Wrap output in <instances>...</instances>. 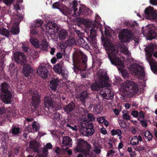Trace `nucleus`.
Segmentation results:
<instances>
[{"label": "nucleus", "mask_w": 157, "mask_h": 157, "mask_svg": "<svg viewBox=\"0 0 157 157\" xmlns=\"http://www.w3.org/2000/svg\"><path fill=\"white\" fill-rule=\"evenodd\" d=\"M9 133H12L13 136H17L20 133L21 130L19 127L13 125Z\"/></svg>", "instance_id": "2f4dec72"}, {"label": "nucleus", "mask_w": 157, "mask_h": 157, "mask_svg": "<svg viewBox=\"0 0 157 157\" xmlns=\"http://www.w3.org/2000/svg\"><path fill=\"white\" fill-rule=\"evenodd\" d=\"M46 28L47 32L51 35L55 34L59 29L57 25L53 21L48 22L46 25Z\"/></svg>", "instance_id": "ddd939ff"}, {"label": "nucleus", "mask_w": 157, "mask_h": 157, "mask_svg": "<svg viewBox=\"0 0 157 157\" xmlns=\"http://www.w3.org/2000/svg\"><path fill=\"white\" fill-rule=\"evenodd\" d=\"M130 144L134 145H136L139 144V141L136 136H134L130 141Z\"/></svg>", "instance_id": "ea45409f"}, {"label": "nucleus", "mask_w": 157, "mask_h": 157, "mask_svg": "<svg viewBox=\"0 0 157 157\" xmlns=\"http://www.w3.org/2000/svg\"><path fill=\"white\" fill-rule=\"evenodd\" d=\"M111 133L113 136L117 135L120 137V139H121V137L122 132L121 130L119 129H117L116 130L115 129H113L111 131Z\"/></svg>", "instance_id": "c9c22d12"}, {"label": "nucleus", "mask_w": 157, "mask_h": 157, "mask_svg": "<svg viewBox=\"0 0 157 157\" xmlns=\"http://www.w3.org/2000/svg\"><path fill=\"white\" fill-rule=\"evenodd\" d=\"M43 23V21L41 20H38L32 26L37 28L42 25Z\"/></svg>", "instance_id": "79ce46f5"}, {"label": "nucleus", "mask_w": 157, "mask_h": 157, "mask_svg": "<svg viewBox=\"0 0 157 157\" xmlns=\"http://www.w3.org/2000/svg\"><path fill=\"white\" fill-rule=\"evenodd\" d=\"M122 51L123 53L125 55L128 54L129 52L128 48L125 46H122L121 48Z\"/></svg>", "instance_id": "864d4df0"}, {"label": "nucleus", "mask_w": 157, "mask_h": 157, "mask_svg": "<svg viewBox=\"0 0 157 157\" xmlns=\"http://www.w3.org/2000/svg\"><path fill=\"white\" fill-rule=\"evenodd\" d=\"M48 150L45 147L42 149V153L40 154L38 157H46L48 155Z\"/></svg>", "instance_id": "58836bf2"}, {"label": "nucleus", "mask_w": 157, "mask_h": 157, "mask_svg": "<svg viewBox=\"0 0 157 157\" xmlns=\"http://www.w3.org/2000/svg\"><path fill=\"white\" fill-rule=\"evenodd\" d=\"M59 79L58 78L52 79L49 82V86L51 89L56 91L59 85Z\"/></svg>", "instance_id": "a878e982"}, {"label": "nucleus", "mask_w": 157, "mask_h": 157, "mask_svg": "<svg viewBox=\"0 0 157 157\" xmlns=\"http://www.w3.org/2000/svg\"><path fill=\"white\" fill-rule=\"evenodd\" d=\"M59 39L61 40H63L68 37L67 31L64 29L60 30L58 34Z\"/></svg>", "instance_id": "7c9ffc66"}, {"label": "nucleus", "mask_w": 157, "mask_h": 157, "mask_svg": "<svg viewBox=\"0 0 157 157\" xmlns=\"http://www.w3.org/2000/svg\"><path fill=\"white\" fill-rule=\"evenodd\" d=\"M154 49V45L152 43L149 44L144 48L145 51L148 56V58H151L150 57L153 54L154 57L157 58V51L153 53Z\"/></svg>", "instance_id": "aec40b11"}, {"label": "nucleus", "mask_w": 157, "mask_h": 157, "mask_svg": "<svg viewBox=\"0 0 157 157\" xmlns=\"http://www.w3.org/2000/svg\"><path fill=\"white\" fill-rule=\"evenodd\" d=\"M140 123L142 126L144 127H146L148 125L147 120L145 119L141 121Z\"/></svg>", "instance_id": "bf43d9fd"}, {"label": "nucleus", "mask_w": 157, "mask_h": 157, "mask_svg": "<svg viewBox=\"0 0 157 157\" xmlns=\"http://www.w3.org/2000/svg\"><path fill=\"white\" fill-rule=\"evenodd\" d=\"M120 94L121 96L120 98L123 100H125L126 98L132 97V96H130L131 95L127 89H125L123 91L121 92Z\"/></svg>", "instance_id": "473e14b6"}, {"label": "nucleus", "mask_w": 157, "mask_h": 157, "mask_svg": "<svg viewBox=\"0 0 157 157\" xmlns=\"http://www.w3.org/2000/svg\"><path fill=\"white\" fill-rule=\"evenodd\" d=\"M131 70L133 71L136 75L144 76L145 73L143 67L138 63H135L132 65Z\"/></svg>", "instance_id": "2eb2a0df"}, {"label": "nucleus", "mask_w": 157, "mask_h": 157, "mask_svg": "<svg viewBox=\"0 0 157 157\" xmlns=\"http://www.w3.org/2000/svg\"><path fill=\"white\" fill-rule=\"evenodd\" d=\"M75 105L73 102H71L67 105H65L63 110L67 114H71L75 107Z\"/></svg>", "instance_id": "bb28decb"}, {"label": "nucleus", "mask_w": 157, "mask_h": 157, "mask_svg": "<svg viewBox=\"0 0 157 157\" xmlns=\"http://www.w3.org/2000/svg\"><path fill=\"white\" fill-rule=\"evenodd\" d=\"M11 90L10 86L6 82H4L1 84L0 97L6 104H9L11 102Z\"/></svg>", "instance_id": "39448f33"}, {"label": "nucleus", "mask_w": 157, "mask_h": 157, "mask_svg": "<svg viewBox=\"0 0 157 157\" xmlns=\"http://www.w3.org/2000/svg\"><path fill=\"white\" fill-rule=\"evenodd\" d=\"M36 72L38 75L42 78H46L48 77V70L45 66H39L37 69Z\"/></svg>", "instance_id": "4be33fe9"}, {"label": "nucleus", "mask_w": 157, "mask_h": 157, "mask_svg": "<svg viewBox=\"0 0 157 157\" xmlns=\"http://www.w3.org/2000/svg\"><path fill=\"white\" fill-rule=\"evenodd\" d=\"M78 43L82 45V46H85L86 45V43L82 38H80L78 40Z\"/></svg>", "instance_id": "6e6d98bb"}, {"label": "nucleus", "mask_w": 157, "mask_h": 157, "mask_svg": "<svg viewBox=\"0 0 157 157\" xmlns=\"http://www.w3.org/2000/svg\"><path fill=\"white\" fill-rule=\"evenodd\" d=\"M19 29L17 27H12L10 30L11 33L14 35H17L19 33Z\"/></svg>", "instance_id": "a18cd8bd"}, {"label": "nucleus", "mask_w": 157, "mask_h": 157, "mask_svg": "<svg viewBox=\"0 0 157 157\" xmlns=\"http://www.w3.org/2000/svg\"><path fill=\"white\" fill-rule=\"evenodd\" d=\"M94 151L96 154H100L101 152L100 146H95L94 148Z\"/></svg>", "instance_id": "5fc2aeb1"}, {"label": "nucleus", "mask_w": 157, "mask_h": 157, "mask_svg": "<svg viewBox=\"0 0 157 157\" xmlns=\"http://www.w3.org/2000/svg\"><path fill=\"white\" fill-rule=\"evenodd\" d=\"M122 117L123 119L125 120L128 121L130 120V117L127 113H124L122 115Z\"/></svg>", "instance_id": "3c124183"}, {"label": "nucleus", "mask_w": 157, "mask_h": 157, "mask_svg": "<svg viewBox=\"0 0 157 157\" xmlns=\"http://www.w3.org/2000/svg\"><path fill=\"white\" fill-rule=\"evenodd\" d=\"M14 56L15 61L17 63L21 65L26 63V57L23 53L19 52H15Z\"/></svg>", "instance_id": "f3484780"}, {"label": "nucleus", "mask_w": 157, "mask_h": 157, "mask_svg": "<svg viewBox=\"0 0 157 157\" xmlns=\"http://www.w3.org/2000/svg\"><path fill=\"white\" fill-rule=\"evenodd\" d=\"M62 76L63 78H67L68 77L67 75L65 72L64 69L62 71V72L60 73Z\"/></svg>", "instance_id": "0e129e2a"}, {"label": "nucleus", "mask_w": 157, "mask_h": 157, "mask_svg": "<svg viewBox=\"0 0 157 157\" xmlns=\"http://www.w3.org/2000/svg\"><path fill=\"white\" fill-rule=\"evenodd\" d=\"M0 34L8 37L10 35V32L8 30L5 28H0Z\"/></svg>", "instance_id": "72a5a7b5"}, {"label": "nucleus", "mask_w": 157, "mask_h": 157, "mask_svg": "<svg viewBox=\"0 0 157 157\" xmlns=\"http://www.w3.org/2000/svg\"><path fill=\"white\" fill-rule=\"evenodd\" d=\"M115 152L114 150H110L108 151L107 153V156L109 157V156L111 155L112 157L113 156V154H114Z\"/></svg>", "instance_id": "e2e57ef3"}, {"label": "nucleus", "mask_w": 157, "mask_h": 157, "mask_svg": "<svg viewBox=\"0 0 157 157\" xmlns=\"http://www.w3.org/2000/svg\"><path fill=\"white\" fill-rule=\"evenodd\" d=\"M84 121L82 122V123H80V124H83L84 127L87 128H94V126L93 124V123L92 122H87L86 123V121L84 123H83Z\"/></svg>", "instance_id": "4c0bfd02"}, {"label": "nucleus", "mask_w": 157, "mask_h": 157, "mask_svg": "<svg viewBox=\"0 0 157 157\" xmlns=\"http://www.w3.org/2000/svg\"><path fill=\"white\" fill-rule=\"evenodd\" d=\"M97 121L100 123H102L105 121V119L103 117H101L97 118Z\"/></svg>", "instance_id": "680f3d73"}, {"label": "nucleus", "mask_w": 157, "mask_h": 157, "mask_svg": "<svg viewBox=\"0 0 157 157\" xmlns=\"http://www.w3.org/2000/svg\"><path fill=\"white\" fill-rule=\"evenodd\" d=\"M100 94L104 98L107 100L112 99L113 98V94L109 89H102L100 92Z\"/></svg>", "instance_id": "6ab92c4d"}, {"label": "nucleus", "mask_w": 157, "mask_h": 157, "mask_svg": "<svg viewBox=\"0 0 157 157\" xmlns=\"http://www.w3.org/2000/svg\"><path fill=\"white\" fill-rule=\"evenodd\" d=\"M6 112V109L4 107L2 106L0 107V113L1 114L4 113Z\"/></svg>", "instance_id": "774afa93"}, {"label": "nucleus", "mask_w": 157, "mask_h": 157, "mask_svg": "<svg viewBox=\"0 0 157 157\" xmlns=\"http://www.w3.org/2000/svg\"><path fill=\"white\" fill-rule=\"evenodd\" d=\"M32 109L33 110L37 111L38 112L41 113L44 112L45 111V109L44 107L40 106L39 107V104L40 101V96L37 92H35L32 93Z\"/></svg>", "instance_id": "0eeeda50"}, {"label": "nucleus", "mask_w": 157, "mask_h": 157, "mask_svg": "<svg viewBox=\"0 0 157 157\" xmlns=\"http://www.w3.org/2000/svg\"><path fill=\"white\" fill-rule=\"evenodd\" d=\"M21 65L23 66L22 72L24 76L26 77H29L30 74L33 72V68L30 65L26 63L24 65Z\"/></svg>", "instance_id": "5701e85b"}, {"label": "nucleus", "mask_w": 157, "mask_h": 157, "mask_svg": "<svg viewBox=\"0 0 157 157\" xmlns=\"http://www.w3.org/2000/svg\"><path fill=\"white\" fill-rule=\"evenodd\" d=\"M144 13L147 19L154 21L157 20V13L154 11L153 7L150 6L146 8Z\"/></svg>", "instance_id": "dca6fc26"}, {"label": "nucleus", "mask_w": 157, "mask_h": 157, "mask_svg": "<svg viewBox=\"0 0 157 157\" xmlns=\"http://www.w3.org/2000/svg\"><path fill=\"white\" fill-rule=\"evenodd\" d=\"M76 143L77 147L75 150L76 151L82 153L85 157L90 155L91 146L89 143L82 139H78Z\"/></svg>", "instance_id": "423d86ee"}, {"label": "nucleus", "mask_w": 157, "mask_h": 157, "mask_svg": "<svg viewBox=\"0 0 157 157\" xmlns=\"http://www.w3.org/2000/svg\"><path fill=\"white\" fill-rule=\"evenodd\" d=\"M14 0H3V2L8 6H10L13 2Z\"/></svg>", "instance_id": "8fccbe9b"}, {"label": "nucleus", "mask_w": 157, "mask_h": 157, "mask_svg": "<svg viewBox=\"0 0 157 157\" xmlns=\"http://www.w3.org/2000/svg\"><path fill=\"white\" fill-rule=\"evenodd\" d=\"M78 4L77 1L74 0L72 2V8L74 10V14H76L78 10V8L76 7Z\"/></svg>", "instance_id": "37998d69"}, {"label": "nucleus", "mask_w": 157, "mask_h": 157, "mask_svg": "<svg viewBox=\"0 0 157 157\" xmlns=\"http://www.w3.org/2000/svg\"><path fill=\"white\" fill-rule=\"evenodd\" d=\"M71 142L72 140L70 137L68 136H65L63 138L62 143V146H69L70 147L72 144Z\"/></svg>", "instance_id": "c756f323"}, {"label": "nucleus", "mask_w": 157, "mask_h": 157, "mask_svg": "<svg viewBox=\"0 0 157 157\" xmlns=\"http://www.w3.org/2000/svg\"><path fill=\"white\" fill-rule=\"evenodd\" d=\"M69 121V119H67V121H65V124L66 125V126L69 127L71 129H72L73 131H77V126L75 125L74 127L71 126L70 124H68L67 122H68Z\"/></svg>", "instance_id": "a19ab883"}, {"label": "nucleus", "mask_w": 157, "mask_h": 157, "mask_svg": "<svg viewBox=\"0 0 157 157\" xmlns=\"http://www.w3.org/2000/svg\"><path fill=\"white\" fill-rule=\"evenodd\" d=\"M131 114L133 117L136 118L139 115V113L136 110L132 111L131 112Z\"/></svg>", "instance_id": "4d7b16f0"}, {"label": "nucleus", "mask_w": 157, "mask_h": 157, "mask_svg": "<svg viewBox=\"0 0 157 157\" xmlns=\"http://www.w3.org/2000/svg\"><path fill=\"white\" fill-rule=\"evenodd\" d=\"M144 136L146 139L148 141L151 140L153 137V136L148 131L145 132L144 133Z\"/></svg>", "instance_id": "f704fd0d"}, {"label": "nucleus", "mask_w": 157, "mask_h": 157, "mask_svg": "<svg viewBox=\"0 0 157 157\" xmlns=\"http://www.w3.org/2000/svg\"><path fill=\"white\" fill-rule=\"evenodd\" d=\"M83 124L79 126V131L82 135L85 136H90L94 132V128H87L84 127Z\"/></svg>", "instance_id": "a211bd4d"}, {"label": "nucleus", "mask_w": 157, "mask_h": 157, "mask_svg": "<svg viewBox=\"0 0 157 157\" xmlns=\"http://www.w3.org/2000/svg\"><path fill=\"white\" fill-rule=\"evenodd\" d=\"M152 26L151 24L148 25V27H146L145 30L143 31V34L144 35H146L147 40H151L156 38L157 36L156 33L150 28Z\"/></svg>", "instance_id": "4468645a"}, {"label": "nucleus", "mask_w": 157, "mask_h": 157, "mask_svg": "<svg viewBox=\"0 0 157 157\" xmlns=\"http://www.w3.org/2000/svg\"><path fill=\"white\" fill-rule=\"evenodd\" d=\"M133 34L131 31L128 29H123L118 34L119 40L122 43L128 42L132 38Z\"/></svg>", "instance_id": "f8f14e48"}, {"label": "nucleus", "mask_w": 157, "mask_h": 157, "mask_svg": "<svg viewBox=\"0 0 157 157\" xmlns=\"http://www.w3.org/2000/svg\"><path fill=\"white\" fill-rule=\"evenodd\" d=\"M147 60L150 64L151 71L154 73L157 74V62L150 57L147 58Z\"/></svg>", "instance_id": "b1692460"}, {"label": "nucleus", "mask_w": 157, "mask_h": 157, "mask_svg": "<svg viewBox=\"0 0 157 157\" xmlns=\"http://www.w3.org/2000/svg\"><path fill=\"white\" fill-rule=\"evenodd\" d=\"M44 101L45 107L47 108L50 112L54 111L58 109V108L55 106V103L54 99L50 96H46Z\"/></svg>", "instance_id": "9b49d317"}, {"label": "nucleus", "mask_w": 157, "mask_h": 157, "mask_svg": "<svg viewBox=\"0 0 157 157\" xmlns=\"http://www.w3.org/2000/svg\"><path fill=\"white\" fill-rule=\"evenodd\" d=\"M90 9L84 6H82L79 7V10L75 15L77 16H81L82 17H86L90 14Z\"/></svg>", "instance_id": "412c9836"}, {"label": "nucleus", "mask_w": 157, "mask_h": 157, "mask_svg": "<svg viewBox=\"0 0 157 157\" xmlns=\"http://www.w3.org/2000/svg\"><path fill=\"white\" fill-rule=\"evenodd\" d=\"M124 86L125 89H127L130 96L132 97L136 94L138 90V88L137 85L134 82L130 81L129 80H127L124 83Z\"/></svg>", "instance_id": "6e6552de"}, {"label": "nucleus", "mask_w": 157, "mask_h": 157, "mask_svg": "<svg viewBox=\"0 0 157 157\" xmlns=\"http://www.w3.org/2000/svg\"><path fill=\"white\" fill-rule=\"evenodd\" d=\"M87 116L88 119L91 121H95V118L92 114L90 113H88Z\"/></svg>", "instance_id": "603ef678"}, {"label": "nucleus", "mask_w": 157, "mask_h": 157, "mask_svg": "<svg viewBox=\"0 0 157 157\" xmlns=\"http://www.w3.org/2000/svg\"><path fill=\"white\" fill-rule=\"evenodd\" d=\"M124 86L125 89H127L130 96L132 97L136 94L138 90V88L137 85L134 82L130 81L129 80H127L124 83Z\"/></svg>", "instance_id": "1a4fd4ad"}, {"label": "nucleus", "mask_w": 157, "mask_h": 157, "mask_svg": "<svg viewBox=\"0 0 157 157\" xmlns=\"http://www.w3.org/2000/svg\"><path fill=\"white\" fill-rule=\"evenodd\" d=\"M75 41L74 39L73 38H69L67 40L65 41V44L66 46H71L75 44Z\"/></svg>", "instance_id": "e433bc0d"}, {"label": "nucleus", "mask_w": 157, "mask_h": 157, "mask_svg": "<svg viewBox=\"0 0 157 157\" xmlns=\"http://www.w3.org/2000/svg\"><path fill=\"white\" fill-rule=\"evenodd\" d=\"M74 71H82L86 69L87 57L81 51H76L73 54L72 57Z\"/></svg>", "instance_id": "7ed1b4c3"}, {"label": "nucleus", "mask_w": 157, "mask_h": 157, "mask_svg": "<svg viewBox=\"0 0 157 157\" xmlns=\"http://www.w3.org/2000/svg\"><path fill=\"white\" fill-rule=\"evenodd\" d=\"M76 24L79 27H81L82 25H85L87 29H91L87 32L86 31L87 37L86 39L89 41L91 44L93 46L96 45V37L97 31L95 29H99V25L96 26L91 24L92 22L86 21L83 18H78L76 19Z\"/></svg>", "instance_id": "f03ea898"}, {"label": "nucleus", "mask_w": 157, "mask_h": 157, "mask_svg": "<svg viewBox=\"0 0 157 157\" xmlns=\"http://www.w3.org/2000/svg\"><path fill=\"white\" fill-rule=\"evenodd\" d=\"M135 150L136 151H144L145 150V148L143 146H139L138 147H136L135 148Z\"/></svg>", "instance_id": "13d9d810"}, {"label": "nucleus", "mask_w": 157, "mask_h": 157, "mask_svg": "<svg viewBox=\"0 0 157 157\" xmlns=\"http://www.w3.org/2000/svg\"><path fill=\"white\" fill-rule=\"evenodd\" d=\"M103 45L106 51H110L108 53V55L111 63L117 65L119 71H121L123 75L122 70L124 67V65L117 54L119 52V48L109 40H104Z\"/></svg>", "instance_id": "f257e3e1"}, {"label": "nucleus", "mask_w": 157, "mask_h": 157, "mask_svg": "<svg viewBox=\"0 0 157 157\" xmlns=\"http://www.w3.org/2000/svg\"><path fill=\"white\" fill-rule=\"evenodd\" d=\"M95 112L96 114L101 113L103 110V107L100 105L97 106L95 108Z\"/></svg>", "instance_id": "c03bdc74"}, {"label": "nucleus", "mask_w": 157, "mask_h": 157, "mask_svg": "<svg viewBox=\"0 0 157 157\" xmlns=\"http://www.w3.org/2000/svg\"><path fill=\"white\" fill-rule=\"evenodd\" d=\"M29 40L35 48H40L43 51L47 50L48 45L46 40H43L39 42L38 40L34 38H31Z\"/></svg>", "instance_id": "9d476101"}, {"label": "nucleus", "mask_w": 157, "mask_h": 157, "mask_svg": "<svg viewBox=\"0 0 157 157\" xmlns=\"http://www.w3.org/2000/svg\"><path fill=\"white\" fill-rule=\"evenodd\" d=\"M105 33L106 36H111V34L110 31L106 28H105Z\"/></svg>", "instance_id": "338daca9"}, {"label": "nucleus", "mask_w": 157, "mask_h": 157, "mask_svg": "<svg viewBox=\"0 0 157 157\" xmlns=\"http://www.w3.org/2000/svg\"><path fill=\"white\" fill-rule=\"evenodd\" d=\"M98 76V82H95L90 86V88L92 91H98L103 87L106 86L108 83L109 77L106 73L102 70H100Z\"/></svg>", "instance_id": "20e7f679"}, {"label": "nucleus", "mask_w": 157, "mask_h": 157, "mask_svg": "<svg viewBox=\"0 0 157 157\" xmlns=\"http://www.w3.org/2000/svg\"><path fill=\"white\" fill-rule=\"evenodd\" d=\"M38 30L37 29V28L34 27L32 26V27L31 28V33L32 34L34 35L38 33Z\"/></svg>", "instance_id": "49530a36"}, {"label": "nucleus", "mask_w": 157, "mask_h": 157, "mask_svg": "<svg viewBox=\"0 0 157 157\" xmlns=\"http://www.w3.org/2000/svg\"><path fill=\"white\" fill-rule=\"evenodd\" d=\"M88 96L89 94L86 91H83L80 94L79 99L82 104L85 105L86 99Z\"/></svg>", "instance_id": "cd10ccee"}, {"label": "nucleus", "mask_w": 157, "mask_h": 157, "mask_svg": "<svg viewBox=\"0 0 157 157\" xmlns=\"http://www.w3.org/2000/svg\"><path fill=\"white\" fill-rule=\"evenodd\" d=\"M60 114L59 113H56L54 114V119L58 121L60 119Z\"/></svg>", "instance_id": "09e8293b"}, {"label": "nucleus", "mask_w": 157, "mask_h": 157, "mask_svg": "<svg viewBox=\"0 0 157 157\" xmlns=\"http://www.w3.org/2000/svg\"><path fill=\"white\" fill-rule=\"evenodd\" d=\"M78 110V112L81 114H83L84 113L85 110L84 108L83 107H79Z\"/></svg>", "instance_id": "69168bd1"}, {"label": "nucleus", "mask_w": 157, "mask_h": 157, "mask_svg": "<svg viewBox=\"0 0 157 157\" xmlns=\"http://www.w3.org/2000/svg\"><path fill=\"white\" fill-rule=\"evenodd\" d=\"M32 128L34 131H38L39 130L40 127L37 124V122H33V123Z\"/></svg>", "instance_id": "de8ad7c7"}, {"label": "nucleus", "mask_w": 157, "mask_h": 157, "mask_svg": "<svg viewBox=\"0 0 157 157\" xmlns=\"http://www.w3.org/2000/svg\"><path fill=\"white\" fill-rule=\"evenodd\" d=\"M39 144L36 140H31L29 142V147L34 152L39 153Z\"/></svg>", "instance_id": "393cba45"}, {"label": "nucleus", "mask_w": 157, "mask_h": 157, "mask_svg": "<svg viewBox=\"0 0 157 157\" xmlns=\"http://www.w3.org/2000/svg\"><path fill=\"white\" fill-rule=\"evenodd\" d=\"M63 63L61 62L54 65L53 67V70L56 73L60 74L62 71L63 70Z\"/></svg>", "instance_id": "c85d7f7f"}, {"label": "nucleus", "mask_w": 157, "mask_h": 157, "mask_svg": "<svg viewBox=\"0 0 157 157\" xmlns=\"http://www.w3.org/2000/svg\"><path fill=\"white\" fill-rule=\"evenodd\" d=\"M60 6V2H56L54 3L52 5V7L54 9H59V8Z\"/></svg>", "instance_id": "052dcab7"}]
</instances>
